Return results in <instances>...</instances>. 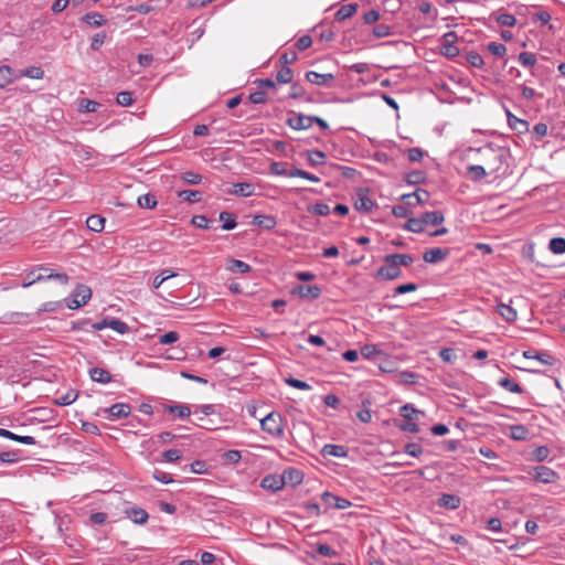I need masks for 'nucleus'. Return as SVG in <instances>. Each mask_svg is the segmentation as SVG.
Here are the masks:
<instances>
[{
    "label": "nucleus",
    "instance_id": "obj_1",
    "mask_svg": "<svg viewBox=\"0 0 565 565\" xmlns=\"http://www.w3.org/2000/svg\"><path fill=\"white\" fill-rule=\"evenodd\" d=\"M425 416L424 412L412 404H405L399 408V418L394 419V425L405 433H418L419 422Z\"/></svg>",
    "mask_w": 565,
    "mask_h": 565
},
{
    "label": "nucleus",
    "instance_id": "obj_2",
    "mask_svg": "<svg viewBox=\"0 0 565 565\" xmlns=\"http://www.w3.org/2000/svg\"><path fill=\"white\" fill-rule=\"evenodd\" d=\"M284 426L285 419L277 412L269 413L260 420L262 429L275 438H281L284 436Z\"/></svg>",
    "mask_w": 565,
    "mask_h": 565
},
{
    "label": "nucleus",
    "instance_id": "obj_3",
    "mask_svg": "<svg viewBox=\"0 0 565 565\" xmlns=\"http://www.w3.org/2000/svg\"><path fill=\"white\" fill-rule=\"evenodd\" d=\"M458 36L456 32L449 31L445 33L440 40V53L446 57H455L459 54V49L456 45Z\"/></svg>",
    "mask_w": 565,
    "mask_h": 565
},
{
    "label": "nucleus",
    "instance_id": "obj_4",
    "mask_svg": "<svg viewBox=\"0 0 565 565\" xmlns=\"http://www.w3.org/2000/svg\"><path fill=\"white\" fill-rule=\"evenodd\" d=\"M92 297V290L88 286L79 284L72 294V301L68 303L70 309H77L88 302Z\"/></svg>",
    "mask_w": 565,
    "mask_h": 565
},
{
    "label": "nucleus",
    "instance_id": "obj_5",
    "mask_svg": "<svg viewBox=\"0 0 565 565\" xmlns=\"http://www.w3.org/2000/svg\"><path fill=\"white\" fill-rule=\"evenodd\" d=\"M291 116L286 124L295 130H306L312 126V116L290 111Z\"/></svg>",
    "mask_w": 565,
    "mask_h": 565
},
{
    "label": "nucleus",
    "instance_id": "obj_6",
    "mask_svg": "<svg viewBox=\"0 0 565 565\" xmlns=\"http://www.w3.org/2000/svg\"><path fill=\"white\" fill-rule=\"evenodd\" d=\"M322 289L317 285H299L292 288L291 295L302 299H317L321 296Z\"/></svg>",
    "mask_w": 565,
    "mask_h": 565
},
{
    "label": "nucleus",
    "instance_id": "obj_7",
    "mask_svg": "<svg viewBox=\"0 0 565 565\" xmlns=\"http://www.w3.org/2000/svg\"><path fill=\"white\" fill-rule=\"evenodd\" d=\"M130 412L131 407L129 404L126 403H116L110 407L103 409V413L107 415L106 418L110 420L127 417L130 414Z\"/></svg>",
    "mask_w": 565,
    "mask_h": 565
},
{
    "label": "nucleus",
    "instance_id": "obj_8",
    "mask_svg": "<svg viewBox=\"0 0 565 565\" xmlns=\"http://www.w3.org/2000/svg\"><path fill=\"white\" fill-rule=\"evenodd\" d=\"M448 255H449L448 248L435 247V248H429V249L425 250V253L423 254V259H424V262L429 263V264H437V263L446 259L448 257Z\"/></svg>",
    "mask_w": 565,
    "mask_h": 565
},
{
    "label": "nucleus",
    "instance_id": "obj_9",
    "mask_svg": "<svg viewBox=\"0 0 565 565\" xmlns=\"http://www.w3.org/2000/svg\"><path fill=\"white\" fill-rule=\"evenodd\" d=\"M306 79L313 85L329 86L334 79V76L331 73L320 74L315 71H309L306 73Z\"/></svg>",
    "mask_w": 565,
    "mask_h": 565
},
{
    "label": "nucleus",
    "instance_id": "obj_10",
    "mask_svg": "<svg viewBox=\"0 0 565 565\" xmlns=\"http://www.w3.org/2000/svg\"><path fill=\"white\" fill-rule=\"evenodd\" d=\"M534 479L543 483H552L557 479V473L546 466H539L534 468Z\"/></svg>",
    "mask_w": 565,
    "mask_h": 565
},
{
    "label": "nucleus",
    "instance_id": "obj_11",
    "mask_svg": "<svg viewBox=\"0 0 565 565\" xmlns=\"http://www.w3.org/2000/svg\"><path fill=\"white\" fill-rule=\"evenodd\" d=\"M488 161L487 167L489 168L491 173L498 172L501 168V164L504 160V153L501 150L488 149Z\"/></svg>",
    "mask_w": 565,
    "mask_h": 565
},
{
    "label": "nucleus",
    "instance_id": "obj_12",
    "mask_svg": "<svg viewBox=\"0 0 565 565\" xmlns=\"http://www.w3.org/2000/svg\"><path fill=\"white\" fill-rule=\"evenodd\" d=\"M260 486L264 489L271 490V491L276 492L284 488L285 478L282 476L277 477L274 475H268L262 480Z\"/></svg>",
    "mask_w": 565,
    "mask_h": 565
},
{
    "label": "nucleus",
    "instance_id": "obj_13",
    "mask_svg": "<svg viewBox=\"0 0 565 565\" xmlns=\"http://www.w3.org/2000/svg\"><path fill=\"white\" fill-rule=\"evenodd\" d=\"M127 516L136 524L142 525L147 523L149 519L148 512L139 507H134L126 510Z\"/></svg>",
    "mask_w": 565,
    "mask_h": 565
},
{
    "label": "nucleus",
    "instance_id": "obj_14",
    "mask_svg": "<svg viewBox=\"0 0 565 565\" xmlns=\"http://www.w3.org/2000/svg\"><path fill=\"white\" fill-rule=\"evenodd\" d=\"M255 186L252 183L242 182L234 183L233 188L228 190L230 194L238 195V196H252L254 194Z\"/></svg>",
    "mask_w": 565,
    "mask_h": 565
},
{
    "label": "nucleus",
    "instance_id": "obj_15",
    "mask_svg": "<svg viewBox=\"0 0 565 565\" xmlns=\"http://www.w3.org/2000/svg\"><path fill=\"white\" fill-rule=\"evenodd\" d=\"M460 498L455 494L444 493L438 499V505L449 510H456L460 505Z\"/></svg>",
    "mask_w": 565,
    "mask_h": 565
},
{
    "label": "nucleus",
    "instance_id": "obj_16",
    "mask_svg": "<svg viewBox=\"0 0 565 565\" xmlns=\"http://www.w3.org/2000/svg\"><path fill=\"white\" fill-rule=\"evenodd\" d=\"M90 380L100 384H107L111 382V374L102 367H92L89 369Z\"/></svg>",
    "mask_w": 565,
    "mask_h": 565
},
{
    "label": "nucleus",
    "instance_id": "obj_17",
    "mask_svg": "<svg viewBox=\"0 0 565 565\" xmlns=\"http://www.w3.org/2000/svg\"><path fill=\"white\" fill-rule=\"evenodd\" d=\"M321 454L323 456L342 458V457H347L348 449L342 445L327 444L323 446Z\"/></svg>",
    "mask_w": 565,
    "mask_h": 565
},
{
    "label": "nucleus",
    "instance_id": "obj_18",
    "mask_svg": "<svg viewBox=\"0 0 565 565\" xmlns=\"http://www.w3.org/2000/svg\"><path fill=\"white\" fill-rule=\"evenodd\" d=\"M510 433L509 436L513 440L523 441L529 439L530 437V430L524 425L518 424L510 426Z\"/></svg>",
    "mask_w": 565,
    "mask_h": 565
},
{
    "label": "nucleus",
    "instance_id": "obj_19",
    "mask_svg": "<svg viewBox=\"0 0 565 565\" xmlns=\"http://www.w3.org/2000/svg\"><path fill=\"white\" fill-rule=\"evenodd\" d=\"M497 312L502 317V319L509 323L514 322L518 318V312L510 305L499 303L497 306Z\"/></svg>",
    "mask_w": 565,
    "mask_h": 565
},
{
    "label": "nucleus",
    "instance_id": "obj_20",
    "mask_svg": "<svg viewBox=\"0 0 565 565\" xmlns=\"http://www.w3.org/2000/svg\"><path fill=\"white\" fill-rule=\"evenodd\" d=\"M0 437H4L25 445H34L36 443L32 436H20L4 428H0Z\"/></svg>",
    "mask_w": 565,
    "mask_h": 565
},
{
    "label": "nucleus",
    "instance_id": "obj_21",
    "mask_svg": "<svg viewBox=\"0 0 565 565\" xmlns=\"http://www.w3.org/2000/svg\"><path fill=\"white\" fill-rule=\"evenodd\" d=\"M226 269L232 273L245 274L249 273L252 267L243 260L231 258L226 262Z\"/></svg>",
    "mask_w": 565,
    "mask_h": 565
},
{
    "label": "nucleus",
    "instance_id": "obj_22",
    "mask_svg": "<svg viewBox=\"0 0 565 565\" xmlns=\"http://www.w3.org/2000/svg\"><path fill=\"white\" fill-rule=\"evenodd\" d=\"M507 117H508L509 126L512 129L519 131L520 134L529 130V122L526 120L518 118L516 116L511 114V111H509V110H507Z\"/></svg>",
    "mask_w": 565,
    "mask_h": 565
},
{
    "label": "nucleus",
    "instance_id": "obj_23",
    "mask_svg": "<svg viewBox=\"0 0 565 565\" xmlns=\"http://www.w3.org/2000/svg\"><path fill=\"white\" fill-rule=\"evenodd\" d=\"M252 223L262 228L271 230L276 226L277 221L273 215H255Z\"/></svg>",
    "mask_w": 565,
    "mask_h": 565
},
{
    "label": "nucleus",
    "instance_id": "obj_24",
    "mask_svg": "<svg viewBox=\"0 0 565 565\" xmlns=\"http://www.w3.org/2000/svg\"><path fill=\"white\" fill-rule=\"evenodd\" d=\"M282 477L285 478V484L289 482L297 486L302 482L303 473L299 469L288 468L284 471Z\"/></svg>",
    "mask_w": 565,
    "mask_h": 565
},
{
    "label": "nucleus",
    "instance_id": "obj_25",
    "mask_svg": "<svg viewBox=\"0 0 565 565\" xmlns=\"http://www.w3.org/2000/svg\"><path fill=\"white\" fill-rule=\"evenodd\" d=\"M420 216L423 218L425 227L427 225H439L445 220L444 214L440 211L425 212Z\"/></svg>",
    "mask_w": 565,
    "mask_h": 565
},
{
    "label": "nucleus",
    "instance_id": "obj_26",
    "mask_svg": "<svg viewBox=\"0 0 565 565\" xmlns=\"http://www.w3.org/2000/svg\"><path fill=\"white\" fill-rule=\"evenodd\" d=\"M13 68L9 65L0 66V89L6 88L14 79Z\"/></svg>",
    "mask_w": 565,
    "mask_h": 565
},
{
    "label": "nucleus",
    "instance_id": "obj_27",
    "mask_svg": "<svg viewBox=\"0 0 565 565\" xmlns=\"http://www.w3.org/2000/svg\"><path fill=\"white\" fill-rule=\"evenodd\" d=\"M164 412L175 414L179 418H185L191 415V408L186 404L166 405Z\"/></svg>",
    "mask_w": 565,
    "mask_h": 565
},
{
    "label": "nucleus",
    "instance_id": "obj_28",
    "mask_svg": "<svg viewBox=\"0 0 565 565\" xmlns=\"http://www.w3.org/2000/svg\"><path fill=\"white\" fill-rule=\"evenodd\" d=\"M419 377L418 374L414 372L403 371L394 374L393 380L398 384H415L417 382V379Z\"/></svg>",
    "mask_w": 565,
    "mask_h": 565
},
{
    "label": "nucleus",
    "instance_id": "obj_29",
    "mask_svg": "<svg viewBox=\"0 0 565 565\" xmlns=\"http://www.w3.org/2000/svg\"><path fill=\"white\" fill-rule=\"evenodd\" d=\"M86 226L88 230L99 233L105 227V218L97 214L90 215L86 220Z\"/></svg>",
    "mask_w": 565,
    "mask_h": 565
},
{
    "label": "nucleus",
    "instance_id": "obj_30",
    "mask_svg": "<svg viewBox=\"0 0 565 565\" xmlns=\"http://www.w3.org/2000/svg\"><path fill=\"white\" fill-rule=\"evenodd\" d=\"M39 271H41L43 280L55 279L58 280L62 285H66L68 282V276L66 274L53 273L51 269L44 267H40Z\"/></svg>",
    "mask_w": 565,
    "mask_h": 565
},
{
    "label": "nucleus",
    "instance_id": "obj_31",
    "mask_svg": "<svg viewBox=\"0 0 565 565\" xmlns=\"http://www.w3.org/2000/svg\"><path fill=\"white\" fill-rule=\"evenodd\" d=\"M83 22L90 26H102L106 23V19L103 14L97 12H88L82 18Z\"/></svg>",
    "mask_w": 565,
    "mask_h": 565
},
{
    "label": "nucleus",
    "instance_id": "obj_32",
    "mask_svg": "<svg viewBox=\"0 0 565 565\" xmlns=\"http://www.w3.org/2000/svg\"><path fill=\"white\" fill-rule=\"evenodd\" d=\"M356 3L344 4L335 12V19L338 21H344L351 18L356 12Z\"/></svg>",
    "mask_w": 565,
    "mask_h": 565
},
{
    "label": "nucleus",
    "instance_id": "obj_33",
    "mask_svg": "<svg viewBox=\"0 0 565 565\" xmlns=\"http://www.w3.org/2000/svg\"><path fill=\"white\" fill-rule=\"evenodd\" d=\"M498 385L510 393L522 394L524 392L523 388L518 383H515L508 376L500 379L498 381Z\"/></svg>",
    "mask_w": 565,
    "mask_h": 565
},
{
    "label": "nucleus",
    "instance_id": "obj_34",
    "mask_svg": "<svg viewBox=\"0 0 565 565\" xmlns=\"http://www.w3.org/2000/svg\"><path fill=\"white\" fill-rule=\"evenodd\" d=\"M178 196L185 202L196 203L202 200V192L198 190L179 191Z\"/></svg>",
    "mask_w": 565,
    "mask_h": 565
},
{
    "label": "nucleus",
    "instance_id": "obj_35",
    "mask_svg": "<svg viewBox=\"0 0 565 565\" xmlns=\"http://www.w3.org/2000/svg\"><path fill=\"white\" fill-rule=\"evenodd\" d=\"M468 175L472 181H480L487 175L486 168L479 164H471L467 168Z\"/></svg>",
    "mask_w": 565,
    "mask_h": 565
},
{
    "label": "nucleus",
    "instance_id": "obj_36",
    "mask_svg": "<svg viewBox=\"0 0 565 565\" xmlns=\"http://www.w3.org/2000/svg\"><path fill=\"white\" fill-rule=\"evenodd\" d=\"M372 206H373L372 200L367 195L359 193V195L354 202V207L358 211L367 212L372 209Z\"/></svg>",
    "mask_w": 565,
    "mask_h": 565
},
{
    "label": "nucleus",
    "instance_id": "obj_37",
    "mask_svg": "<svg viewBox=\"0 0 565 565\" xmlns=\"http://www.w3.org/2000/svg\"><path fill=\"white\" fill-rule=\"evenodd\" d=\"M404 227L411 232H414V233H420L423 232L426 227L424 225V222H423V218L422 216L419 217H409Z\"/></svg>",
    "mask_w": 565,
    "mask_h": 565
},
{
    "label": "nucleus",
    "instance_id": "obj_38",
    "mask_svg": "<svg viewBox=\"0 0 565 565\" xmlns=\"http://www.w3.org/2000/svg\"><path fill=\"white\" fill-rule=\"evenodd\" d=\"M393 256V265L408 267L414 263V258L409 254H391Z\"/></svg>",
    "mask_w": 565,
    "mask_h": 565
},
{
    "label": "nucleus",
    "instance_id": "obj_39",
    "mask_svg": "<svg viewBox=\"0 0 565 565\" xmlns=\"http://www.w3.org/2000/svg\"><path fill=\"white\" fill-rule=\"evenodd\" d=\"M292 78H294V72L288 66H282L276 75V81L279 84H289V83H291Z\"/></svg>",
    "mask_w": 565,
    "mask_h": 565
},
{
    "label": "nucleus",
    "instance_id": "obj_40",
    "mask_svg": "<svg viewBox=\"0 0 565 565\" xmlns=\"http://www.w3.org/2000/svg\"><path fill=\"white\" fill-rule=\"evenodd\" d=\"M137 203L141 209H154L157 206L156 196L151 193L140 195Z\"/></svg>",
    "mask_w": 565,
    "mask_h": 565
},
{
    "label": "nucleus",
    "instance_id": "obj_41",
    "mask_svg": "<svg viewBox=\"0 0 565 565\" xmlns=\"http://www.w3.org/2000/svg\"><path fill=\"white\" fill-rule=\"evenodd\" d=\"M366 561L369 565H385V559L381 556L380 551L373 546L367 552Z\"/></svg>",
    "mask_w": 565,
    "mask_h": 565
},
{
    "label": "nucleus",
    "instance_id": "obj_42",
    "mask_svg": "<svg viewBox=\"0 0 565 565\" xmlns=\"http://www.w3.org/2000/svg\"><path fill=\"white\" fill-rule=\"evenodd\" d=\"M220 221H223L222 228L224 231H231V230L235 228L237 225L235 217L228 212H221Z\"/></svg>",
    "mask_w": 565,
    "mask_h": 565
},
{
    "label": "nucleus",
    "instance_id": "obj_43",
    "mask_svg": "<svg viewBox=\"0 0 565 565\" xmlns=\"http://www.w3.org/2000/svg\"><path fill=\"white\" fill-rule=\"evenodd\" d=\"M295 177L303 178V179H307L315 183L320 182V178H318L317 175L311 174V173H309L305 170L298 169V168H292L289 171V178H295Z\"/></svg>",
    "mask_w": 565,
    "mask_h": 565
},
{
    "label": "nucleus",
    "instance_id": "obj_44",
    "mask_svg": "<svg viewBox=\"0 0 565 565\" xmlns=\"http://www.w3.org/2000/svg\"><path fill=\"white\" fill-rule=\"evenodd\" d=\"M548 248L554 254H564L565 253V238L563 237H554L548 243Z\"/></svg>",
    "mask_w": 565,
    "mask_h": 565
},
{
    "label": "nucleus",
    "instance_id": "obj_45",
    "mask_svg": "<svg viewBox=\"0 0 565 565\" xmlns=\"http://www.w3.org/2000/svg\"><path fill=\"white\" fill-rule=\"evenodd\" d=\"M403 451L405 455L418 458L420 455H423L424 449L420 446V444L412 441V443L405 444Z\"/></svg>",
    "mask_w": 565,
    "mask_h": 565
},
{
    "label": "nucleus",
    "instance_id": "obj_46",
    "mask_svg": "<svg viewBox=\"0 0 565 565\" xmlns=\"http://www.w3.org/2000/svg\"><path fill=\"white\" fill-rule=\"evenodd\" d=\"M288 167V163L287 162H277V161H274L270 163V172L273 174H276V175H282V177H289V171L287 169Z\"/></svg>",
    "mask_w": 565,
    "mask_h": 565
},
{
    "label": "nucleus",
    "instance_id": "obj_47",
    "mask_svg": "<svg viewBox=\"0 0 565 565\" xmlns=\"http://www.w3.org/2000/svg\"><path fill=\"white\" fill-rule=\"evenodd\" d=\"M108 328L113 329L114 331L118 332L119 334H125L129 331V327L126 322L111 318L108 321Z\"/></svg>",
    "mask_w": 565,
    "mask_h": 565
},
{
    "label": "nucleus",
    "instance_id": "obj_48",
    "mask_svg": "<svg viewBox=\"0 0 565 565\" xmlns=\"http://www.w3.org/2000/svg\"><path fill=\"white\" fill-rule=\"evenodd\" d=\"M177 273L171 269H163L160 275H158L152 282L153 288H159L166 280L175 277Z\"/></svg>",
    "mask_w": 565,
    "mask_h": 565
},
{
    "label": "nucleus",
    "instance_id": "obj_49",
    "mask_svg": "<svg viewBox=\"0 0 565 565\" xmlns=\"http://www.w3.org/2000/svg\"><path fill=\"white\" fill-rule=\"evenodd\" d=\"M519 62L524 67H532L536 64L537 58H536V55L532 52H521L519 54Z\"/></svg>",
    "mask_w": 565,
    "mask_h": 565
},
{
    "label": "nucleus",
    "instance_id": "obj_50",
    "mask_svg": "<svg viewBox=\"0 0 565 565\" xmlns=\"http://www.w3.org/2000/svg\"><path fill=\"white\" fill-rule=\"evenodd\" d=\"M99 106V103L88 98H82L79 102V110L84 113H94L98 109Z\"/></svg>",
    "mask_w": 565,
    "mask_h": 565
},
{
    "label": "nucleus",
    "instance_id": "obj_51",
    "mask_svg": "<svg viewBox=\"0 0 565 565\" xmlns=\"http://www.w3.org/2000/svg\"><path fill=\"white\" fill-rule=\"evenodd\" d=\"M418 289V285L414 282L403 284L394 288L392 297H396L398 295H404L407 292H413Z\"/></svg>",
    "mask_w": 565,
    "mask_h": 565
},
{
    "label": "nucleus",
    "instance_id": "obj_52",
    "mask_svg": "<svg viewBox=\"0 0 565 565\" xmlns=\"http://www.w3.org/2000/svg\"><path fill=\"white\" fill-rule=\"evenodd\" d=\"M466 60L471 66L477 68H481L484 64L482 56L475 51L468 52L466 54Z\"/></svg>",
    "mask_w": 565,
    "mask_h": 565
},
{
    "label": "nucleus",
    "instance_id": "obj_53",
    "mask_svg": "<svg viewBox=\"0 0 565 565\" xmlns=\"http://www.w3.org/2000/svg\"><path fill=\"white\" fill-rule=\"evenodd\" d=\"M21 76L41 79L44 76V71L38 66H30L21 72Z\"/></svg>",
    "mask_w": 565,
    "mask_h": 565
},
{
    "label": "nucleus",
    "instance_id": "obj_54",
    "mask_svg": "<svg viewBox=\"0 0 565 565\" xmlns=\"http://www.w3.org/2000/svg\"><path fill=\"white\" fill-rule=\"evenodd\" d=\"M20 459V450H9L0 452V461L4 463H13Z\"/></svg>",
    "mask_w": 565,
    "mask_h": 565
},
{
    "label": "nucleus",
    "instance_id": "obj_55",
    "mask_svg": "<svg viewBox=\"0 0 565 565\" xmlns=\"http://www.w3.org/2000/svg\"><path fill=\"white\" fill-rule=\"evenodd\" d=\"M495 21L502 26H514L516 23L515 17L510 13H499Z\"/></svg>",
    "mask_w": 565,
    "mask_h": 565
},
{
    "label": "nucleus",
    "instance_id": "obj_56",
    "mask_svg": "<svg viewBox=\"0 0 565 565\" xmlns=\"http://www.w3.org/2000/svg\"><path fill=\"white\" fill-rule=\"evenodd\" d=\"M326 158L324 152L320 150H312L308 152V161L311 166H320L323 164V160Z\"/></svg>",
    "mask_w": 565,
    "mask_h": 565
},
{
    "label": "nucleus",
    "instance_id": "obj_57",
    "mask_svg": "<svg viewBox=\"0 0 565 565\" xmlns=\"http://www.w3.org/2000/svg\"><path fill=\"white\" fill-rule=\"evenodd\" d=\"M488 51L494 55V56H498V57H502L505 55L507 53V47L504 44L502 43H498V42H490L488 44Z\"/></svg>",
    "mask_w": 565,
    "mask_h": 565
},
{
    "label": "nucleus",
    "instance_id": "obj_58",
    "mask_svg": "<svg viewBox=\"0 0 565 565\" xmlns=\"http://www.w3.org/2000/svg\"><path fill=\"white\" fill-rule=\"evenodd\" d=\"M116 102L118 105H120L122 107H128L134 104V98H132V95L130 92L124 90V92L118 93Z\"/></svg>",
    "mask_w": 565,
    "mask_h": 565
},
{
    "label": "nucleus",
    "instance_id": "obj_59",
    "mask_svg": "<svg viewBox=\"0 0 565 565\" xmlns=\"http://www.w3.org/2000/svg\"><path fill=\"white\" fill-rule=\"evenodd\" d=\"M550 449L546 446H539L533 450V459L541 462L548 458L550 456Z\"/></svg>",
    "mask_w": 565,
    "mask_h": 565
},
{
    "label": "nucleus",
    "instance_id": "obj_60",
    "mask_svg": "<svg viewBox=\"0 0 565 565\" xmlns=\"http://www.w3.org/2000/svg\"><path fill=\"white\" fill-rule=\"evenodd\" d=\"M77 398V393L68 392L62 396H60L55 403L61 406H67L73 404Z\"/></svg>",
    "mask_w": 565,
    "mask_h": 565
},
{
    "label": "nucleus",
    "instance_id": "obj_61",
    "mask_svg": "<svg viewBox=\"0 0 565 565\" xmlns=\"http://www.w3.org/2000/svg\"><path fill=\"white\" fill-rule=\"evenodd\" d=\"M182 457V452L179 449H169L162 454L163 461L174 462Z\"/></svg>",
    "mask_w": 565,
    "mask_h": 565
},
{
    "label": "nucleus",
    "instance_id": "obj_62",
    "mask_svg": "<svg viewBox=\"0 0 565 565\" xmlns=\"http://www.w3.org/2000/svg\"><path fill=\"white\" fill-rule=\"evenodd\" d=\"M182 179L185 183L199 184L202 181V175L193 171H185L182 174Z\"/></svg>",
    "mask_w": 565,
    "mask_h": 565
},
{
    "label": "nucleus",
    "instance_id": "obj_63",
    "mask_svg": "<svg viewBox=\"0 0 565 565\" xmlns=\"http://www.w3.org/2000/svg\"><path fill=\"white\" fill-rule=\"evenodd\" d=\"M535 360L545 365H554L556 362V359L545 351L535 353Z\"/></svg>",
    "mask_w": 565,
    "mask_h": 565
},
{
    "label": "nucleus",
    "instance_id": "obj_64",
    "mask_svg": "<svg viewBox=\"0 0 565 565\" xmlns=\"http://www.w3.org/2000/svg\"><path fill=\"white\" fill-rule=\"evenodd\" d=\"M311 211H312L313 214L320 215V216H327L331 212L330 206L327 203H323V202L316 203L312 206Z\"/></svg>",
    "mask_w": 565,
    "mask_h": 565
}]
</instances>
